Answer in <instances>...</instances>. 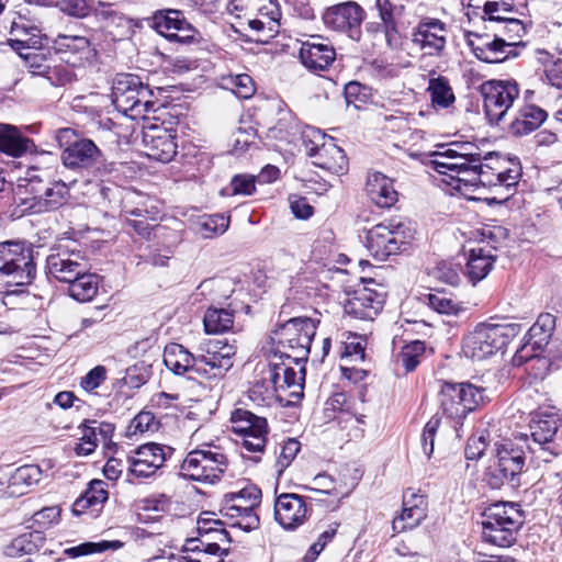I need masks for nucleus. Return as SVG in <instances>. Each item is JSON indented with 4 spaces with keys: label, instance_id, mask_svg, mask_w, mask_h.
Listing matches in <instances>:
<instances>
[{
    "label": "nucleus",
    "instance_id": "nucleus-29",
    "mask_svg": "<svg viewBox=\"0 0 562 562\" xmlns=\"http://www.w3.org/2000/svg\"><path fill=\"white\" fill-rule=\"evenodd\" d=\"M92 12L101 27L105 30L113 40H121L130 35L132 20L119 11L113 4L100 1L93 8Z\"/></svg>",
    "mask_w": 562,
    "mask_h": 562
},
{
    "label": "nucleus",
    "instance_id": "nucleus-24",
    "mask_svg": "<svg viewBox=\"0 0 562 562\" xmlns=\"http://www.w3.org/2000/svg\"><path fill=\"white\" fill-rule=\"evenodd\" d=\"M24 58L25 67L31 76L43 77L52 86H65L75 79L74 71L63 64H53L41 53H29L21 55Z\"/></svg>",
    "mask_w": 562,
    "mask_h": 562
},
{
    "label": "nucleus",
    "instance_id": "nucleus-54",
    "mask_svg": "<svg viewBox=\"0 0 562 562\" xmlns=\"http://www.w3.org/2000/svg\"><path fill=\"white\" fill-rule=\"evenodd\" d=\"M426 346L424 341L414 340L402 347L397 360L402 363L405 372H413L425 356Z\"/></svg>",
    "mask_w": 562,
    "mask_h": 562
},
{
    "label": "nucleus",
    "instance_id": "nucleus-52",
    "mask_svg": "<svg viewBox=\"0 0 562 562\" xmlns=\"http://www.w3.org/2000/svg\"><path fill=\"white\" fill-rule=\"evenodd\" d=\"M427 91L436 106L448 108L456 100L449 80L443 76L430 78Z\"/></svg>",
    "mask_w": 562,
    "mask_h": 562
},
{
    "label": "nucleus",
    "instance_id": "nucleus-6",
    "mask_svg": "<svg viewBox=\"0 0 562 562\" xmlns=\"http://www.w3.org/2000/svg\"><path fill=\"white\" fill-rule=\"evenodd\" d=\"M33 244L26 240L0 241V280L29 285L36 277V256Z\"/></svg>",
    "mask_w": 562,
    "mask_h": 562
},
{
    "label": "nucleus",
    "instance_id": "nucleus-9",
    "mask_svg": "<svg viewBox=\"0 0 562 562\" xmlns=\"http://www.w3.org/2000/svg\"><path fill=\"white\" fill-rule=\"evenodd\" d=\"M525 461L524 450L512 441L497 446L496 459L485 473L487 484L492 488H501L505 484L512 487L519 486Z\"/></svg>",
    "mask_w": 562,
    "mask_h": 562
},
{
    "label": "nucleus",
    "instance_id": "nucleus-21",
    "mask_svg": "<svg viewBox=\"0 0 562 562\" xmlns=\"http://www.w3.org/2000/svg\"><path fill=\"white\" fill-rule=\"evenodd\" d=\"M312 513L303 496L283 493L274 501V519L285 530H296Z\"/></svg>",
    "mask_w": 562,
    "mask_h": 562
},
{
    "label": "nucleus",
    "instance_id": "nucleus-51",
    "mask_svg": "<svg viewBox=\"0 0 562 562\" xmlns=\"http://www.w3.org/2000/svg\"><path fill=\"white\" fill-rule=\"evenodd\" d=\"M526 5V0H493L486 1L483 5V20L488 22H497L507 18V14L518 12L519 8Z\"/></svg>",
    "mask_w": 562,
    "mask_h": 562
},
{
    "label": "nucleus",
    "instance_id": "nucleus-14",
    "mask_svg": "<svg viewBox=\"0 0 562 562\" xmlns=\"http://www.w3.org/2000/svg\"><path fill=\"white\" fill-rule=\"evenodd\" d=\"M483 391L469 382H445L439 392L441 408L449 418L461 420L483 401Z\"/></svg>",
    "mask_w": 562,
    "mask_h": 562
},
{
    "label": "nucleus",
    "instance_id": "nucleus-45",
    "mask_svg": "<svg viewBox=\"0 0 562 562\" xmlns=\"http://www.w3.org/2000/svg\"><path fill=\"white\" fill-rule=\"evenodd\" d=\"M99 284V276L91 273L87 266L85 272L68 283V294L78 302H89L98 294Z\"/></svg>",
    "mask_w": 562,
    "mask_h": 562
},
{
    "label": "nucleus",
    "instance_id": "nucleus-40",
    "mask_svg": "<svg viewBox=\"0 0 562 562\" xmlns=\"http://www.w3.org/2000/svg\"><path fill=\"white\" fill-rule=\"evenodd\" d=\"M367 194L379 207L387 209L397 201V191L393 180L381 172L369 175L366 184Z\"/></svg>",
    "mask_w": 562,
    "mask_h": 562
},
{
    "label": "nucleus",
    "instance_id": "nucleus-33",
    "mask_svg": "<svg viewBox=\"0 0 562 562\" xmlns=\"http://www.w3.org/2000/svg\"><path fill=\"white\" fill-rule=\"evenodd\" d=\"M279 360L269 363V380L272 382L273 387L276 390L297 387L302 391L305 381V362L299 364L300 369L296 371L291 366L293 361L285 358Z\"/></svg>",
    "mask_w": 562,
    "mask_h": 562
},
{
    "label": "nucleus",
    "instance_id": "nucleus-12",
    "mask_svg": "<svg viewBox=\"0 0 562 562\" xmlns=\"http://www.w3.org/2000/svg\"><path fill=\"white\" fill-rule=\"evenodd\" d=\"M483 98V110L490 124L498 125L519 97V85L516 80L491 79L480 86Z\"/></svg>",
    "mask_w": 562,
    "mask_h": 562
},
{
    "label": "nucleus",
    "instance_id": "nucleus-8",
    "mask_svg": "<svg viewBox=\"0 0 562 562\" xmlns=\"http://www.w3.org/2000/svg\"><path fill=\"white\" fill-rule=\"evenodd\" d=\"M228 459L218 447L210 445L190 451L180 465V474L191 481L215 483L227 470Z\"/></svg>",
    "mask_w": 562,
    "mask_h": 562
},
{
    "label": "nucleus",
    "instance_id": "nucleus-1",
    "mask_svg": "<svg viewBox=\"0 0 562 562\" xmlns=\"http://www.w3.org/2000/svg\"><path fill=\"white\" fill-rule=\"evenodd\" d=\"M235 355L236 348L222 340L201 344L195 352L171 342L165 347L164 363L175 374L194 373L201 383L212 387L223 381L233 368Z\"/></svg>",
    "mask_w": 562,
    "mask_h": 562
},
{
    "label": "nucleus",
    "instance_id": "nucleus-22",
    "mask_svg": "<svg viewBox=\"0 0 562 562\" xmlns=\"http://www.w3.org/2000/svg\"><path fill=\"white\" fill-rule=\"evenodd\" d=\"M53 48L60 59L74 66L92 63L98 55L90 40L80 35L59 34L53 42Z\"/></svg>",
    "mask_w": 562,
    "mask_h": 562
},
{
    "label": "nucleus",
    "instance_id": "nucleus-7",
    "mask_svg": "<svg viewBox=\"0 0 562 562\" xmlns=\"http://www.w3.org/2000/svg\"><path fill=\"white\" fill-rule=\"evenodd\" d=\"M153 90L137 75L119 74L112 86V101L115 108L131 116L145 117L156 112Z\"/></svg>",
    "mask_w": 562,
    "mask_h": 562
},
{
    "label": "nucleus",
    "instance_id": "nucleus-38",
    "mask_svg": "<svg viewBox=\"0 0 562 562\" xmlns=\"http://www.w3.org/2000/svg\"><path fill=\"white\" fill-rule=\"evenodd\" d=\"M108 497L105 483L101 480H93L87 491L74 503L72 513L76 516L89 513L90 516L94 517L101 512Z\"/></svg>",
    "mask_w": 562,
    "mask_h": 562
},
{
    "label": "nucleus",
    "instance_id": "nucleus-42",
    "mask_svg": "<svg viewBox=\"0 0 562 562\" xmlns=\"http://www.w3.org/2000/svg\"><path fill=\"white\" fill-rule=\"evenodd\" d=\"M492 249H495V247L471 249L464 274L473 285L482 281L491 272L496 259V256L492 254Z\"/></svg>",
    "mask_w": 562,
    "mask_h": 562
},
{
    "label": "nucleus",
    "instance_id": "nucleus-19",
    "mask_svg": "<svg viewBox=\"0 0 562 562\" xmlns=\"http://www.w3.org/2000/svg\"><path fill=\"white\" fill-rule=\"evenodd\" d=\"M88 266L85 255L79 249L58 245L46 258V274L58 282L69 283L86 271Z\"/></svg>",
    "mask_w": 562,
    "mask_h": 562
},
{
    "label": "nucleus",
    "instance_id": "nucleus-36",
    "mask_svg": "<svg viewBox=\"0 0 562 562\" xmlns=\"http://www.w3.org/2000/svg\"><path fill=\"white\" fill-rule=\"evenodd\" d=\"M480 160V151L476 148L467 162L445 165V167L454 172L453 176L441 178L447 186L452 187L459 192H467L471 187H479L476 162Z\"/></svg>",
    "mask_w": 562,
    "mask_h": 562
},
{
    "label": "nucleus",
    "instance_id": "nucleus-60",
    "mask_svg": "<svg viewBox=\"0 0 562 562\" xmlns=\"http://www.w3.org/2000/svg\"><path fill=\"white\" fill-rule=\"evenodd\" d=\"M256 179L254 176L236 175L233 177L229 187L223 189V194H244L250 195L256 190Z\"/></svg>",
    "mask_w": 562,
    "mask_h": 562
},
{
    "label": "nucleus",
    "instance_id": "nucleus-13",
    "mask_svg": "<svg viewBox=\"0 0 562 562\" xmlns=\"http://www.w3.org/2000/svg\"><path fill=\"white\" fill-rule=\"evenodd\" d=\"M149 25L169 42L181 45H198L203 42L202 33L186 19L181 10H157L149 19Z\"/></svg>",
    "mask_w": 562,
    "mask_h": 562
},
{
    "label": "nucleus",
    "instance_id": "nucleus-43",
    "mask_svg": "<svg viewBox=\"0 0 562 562\" xmlns=\"http://www.w3.org/2000/svg\"><path fill=\"white\" fill-rule=\"evenodd\" d=\"M205 525H211L210 519H200L196 528L198 537L187 539L184 544L222 552L224 549L222 543L232 542L229 532L225 528H217L215 531L206 532Z\"/></svg>",
    "mask_w": 562,
    "mask_h": 562
},
{
    "label": "nucleus",
    "instance_id": "nucleus-32",
    "mask_svg": "<svg viewBox=\"0 0 562 562\" xmlns=\"http://www.w3.org/2000/svg\"><path fill=\"white\" fill-rule=\"evenodd\" d=\"M67 195V186L50 179L38 196L24 202V209L34 214L56 210L65 203Z\"/></svg>",
    "mask_w": 562,
    "mask_h": 562
},
{
    "label": "nucleus",
    "instance_id": "nucleus-17",
    "mask_svg": "<svg viewBox=\"0 0 562 562\" xmlns=\"http://www.w3.org/2000/svg\"><path fill=\"white\" fill-rule=\"evenodd\" d=\"M465 41L474 56L487 64H498L518 56L519 44L509 42L497 33L491 37L488 34L468 31Z\"/></svg>",
    "mask_w": 562,
    "mask_h": 562
},
{
    "label": "nucleus",
    "instance_id": "nucleus-59",
    "mask_svg": "<svg viewBox=\"0 0 562 562\" xmlns=\"http://www.w3.org/2000/svg\"><path fill=\"white\" fill-rule=\"evenodd\" d=\"M300 449L301 443L294 438H289L283 442L276 462V468L279 475H281L283 471L291 464Z\"/></svg>",
    "mask_w": 562,
    "mask_h": 562
},
{
    "label": "nucleus",
    "instance_id": "nucleus-11",
    "mask_svg": "<svg viewBox=\"0 0 562 562\" xmlns=\"http://www.w3.org/2000/svg\"><path fill=\"white\" fill-rule=\"evenodd\" d=\"M56 139L63 148V164L68 169H91L103 157L101 149L93 140L78 137L74 128H59Z\"/></svg>",
    "mask_w": 562,
    "mask_h": 562
},
{
    "label": "nucleus",
    "instance_id": "nucleus-15",
    "mask_svg": "<svg viewBox=\"0 0 562 562\" xmlns=\"http://www.w3.org/2000/svg\"><path fill=\"white\" fill-rule=\"evenodd\" d=\"M562 416L553 409H540L532 414L529 429L535 443L549 457L562 454Z\"/></svg>",
    "mask_w": 562,
    "mask_h": 562
},
{
    "label": "nucleus",
    "instance_id": "nucleus-20",
    "mask_svg": "<svg viewBox=\"0 0 562 562\" xmlns=\"http://www.w3.org/2000/svg\"><path fill=\"white\" fill-rule=\"evenodd\" d=\"M366 16L367 13L359 3L347 1L328 8L324 14V22L328 27L347 34L351 40L360 41Z\"/></svg>",
    "mask_w": 562,
    "mask_h": 562
},
{
    "label": "nucleus",
    "instance_id": "nucleus-37",
    "mask_svg": "<svg viewBox=\"0 0 562 562\" xmlns=\"http://www.w3.org/2000/svg\"><path fill=\"white\" fill-rule=\"evenodd\" d=\"M250 305L231 303L229 308L209 307L205 311L203 323L207 334H221L233 328L234 316L236 313H250Z\"/></svg>",
    "mask_w": 562,
    "mask_h": 562
},
{
    "label": "nucleus",
    "instance_id": "nucleus-41",
    "mask_svg": "<svg viewBox=\"0 0 562 562\" xmlns=\"http://www.w3.org/2000/svg\"><path fill=\"white\" fill-rule=\"evenodd\" d=\"M35 148L34 142L11 124L0 123V153L21 157Z\"/></svg>",
    "mask_w": 562,
    "mask_h": 562
},
{
    "label": "nucleus",
    "instance_id": "nucleus-4",
    "mask_svg": "<svg viewBox=\"0 0 562 562\" xmlns=\"http://www.w3.org/2000/svg\"><path fill=\"white\" fill-rule=\"evenodd\" d=\"M483 517V540L501 548H508L515 543L525 521L519 505L505 502L490 505Z\"/></svg>",
    "mask_w": 562,
    "mask_h": 562
},
{
    "label": "nucleus",
    "instance_id": "nucleus-23",
    "mask_svg": "<svg viewBox=\"0 0 562 562\" xmlns=\"http://www.w3.org/2000/svg\"><path fill=\"white\" fill-rule=\"evenodd\" d=\"M446 24L435 18H423L412 34V42L426 55L439 56L446 46Z\"/></svg>",
    "mask_w": 562,
    "mask_h": 562
},
{
    "label": "nucleus",
    "instance_id": "nucleus-63",
    "mask_svg": "<svg viewBox=\"0 0 562 562\" xmlns=\"http://www.w3.org/2000/svg\"><path fill=\"white\" fill-rule=\"evenodd\" d=\"M91 0H57L56 7L65 14L74 18H85L91 11Z\"/></svg>",
    "mask_w": 562,
    "mask_h": 562
},
{
    "label": "nucleus",
    "instance_id": "nucleus-56",
    "mask_svg": "<svg viewBox=\"0 0 562 562\" xmlns=\"http://www.w3.org/2000/svg\"><path fill=\"white\" fill-rule=\"evenodd\" d=\"M229 226V216L225 214H213L199 223V232L204 238L224 234Z\"/></svg>",
    "mask_w": 562,
    "mask_h": 562
},
{
    "label": "nucleus",
    "instance_id": "nucleus-58",
    "mask_svg": "<svg viewBox=\"0 0 562 562\" xmlns=\"http://www.w3.org/2000/svg\"><path fill=\"white\" fill-rule=\"evenodd\" d=\"M60 518V508L58 506H48L44 507L32 516L31 528H36L35 530L43 531L44 529H48L52 526L56 525Z\"/></svg>",
    "mask_w": 562,
    "mask_h": 562
},
{
    "label": "nucleus",
    "instance_id": "nucleus-35",
    "mask_svg": "<svg viewBox=\"0 0 562 562\" xmlns=\"http://www.w3.org/2000/svg\"><path fill=\"white\" fill-rule=\"evenodd\" d=\"M261 490L256 485H247L237 493H228L224 496L222 512L225 516L234 518L240 513L255 512L260 504Z\"/></svg>",
    "mask_w": 562,
    "mask_h": 562
},
{
    "label": "nucleus",
    "instance_id": "nucleus-49",
    "mask_svg": "<svg viewBox=\"0 0 562 562\" xmlns=\"http://www.w3.org/2000/svg\"><path fill=\"white\" fill-rule=\"evenodd\" d=\"M554 328L555 317L552 314L542 313L538 316L536 323L529 328L526 335L533 350H543L549 344Z\"/></svg>",
    "mask_w": 562,
    "mask_h": 562
},
{
    "label": "nucleus",
    "instance_id": "nucleus-47",
    "mask_svg": "<svg viewBox=\"0 0 562 562\" xmlns=\"http://www.w3.org/2000/svg\"><path fill=\"white\" fill-rule=\"evenodd\" d=\"M45 536L41 530H33L14 538L5 548L4 554L10 558H20L37 552L45 543Z\"/></svg>",
    "mask_w": 562,
    "mask_h": 562
},
{
    "label": "nucleus",
    "instance_id": "nucleus-64",
    "mask_svg": "<svg viewBox=\"0 0 562 562\" xmlns=\"http://www.w3.org/2000/svg\"><path fill=\"white\" fill-rule=\"evenodd\" d=\"M441 419L434 415L425 425L422 434V446L424 453L429 458L434 452V442L436 434L440 427Z\"/></svg>",
    "mask_w": 562,
    "mask_h": 562
},
{
    "label": "nucleus",
    "instance_id": "nucleus-18",
    "mask_svg": "<svg viewBox=\"0 0 562 562\" xmlns=\"http://www.w3.org/2000/svg\"><path fill=\"white\" fill-rule=\"evenodd\" d=\"M374 10L380 20V27L390 49H402L406 40L407 25L404 22L406 8L391 0H374Z\"/></svg>",
    "mask_w": 562,
    "mask_h": 562
},
{
    "label": "nucleus",
    "instance_id": "nucleus-3",
    "mask_svg": "<svg viewBox=\"0 0 562 562\" xmlns=\"http://www.w3.org/2000/svg\"><path fill=\"white\" fill-rule=\"evenodd\" d=\"M521 329L515 322L480 323L463 338L462 351L468 358L484 360L503 350Z\"/></svg>",
    "mask_w": 562,
    "mask_h": 562
},
{
    "label": "nucleus",
    "instance_id": "nucleus-46",
    "mask_svg": "<svg viewBox=\"0 0 562 562\" xmlns=\"http://www.w3.org/2000/svg\"><path fill=\"white\" fill-rule=\"evenodd\" d=\"M40 30L24 21L13 22L11 25L9 45L22 55L24 48H35L41 44Z\"/></svg>",
    "mask_w": 562,
    "mask_h": 562
},
{
    "label": "nucleus",
    "instance_id": "nucleus-48",
    "mask_svg": "<svg viewBox=\"0 0 562 562\" xmlns=\"http://www.w3.org/2000/svg\"><path fill=\"white\" fill-rule=\"evenodd\" d=\"M42 479V470L36 464H25L18 468L9 479L11 494L23 495Z\"/></svg>",
    "mask_w": 562,
    "mask_h": 562
},
{
    "label": "nucleus",
    "instance_id": "nucleus-39",
    "mask_svg": "<svg viewBox=\"0 0 562 562\" xmlns=\"http://www.w3.org/2000/svg\"><path fill=\"white\" fill-rule=\"evenodd\" d=\"M52 172L48 169L30 167L24 177L18 179L15 195L19 198L20 205L24 206L27 199L38 196L44 187L48 184Z\"/></svg>",
    "mask_w": 562,
    "mask_h": 562
},
{
    "label": "nucleus",
    "instance_id": "nucleus-27",
    "mask_svg": "<svg viewBox=\"0 0 562 562\" xmlns=\"http://www.w3.org/2000/svg\"><path fill=\"white\" fill-rule=\"evenodd\" d=\"M384 296L368 288L353 291L344 303L347 315L358 319H373L383 308Z\"/></svg>",
    "mask_w": 562,
    "mask_h": 562
},
{
    "label": "nucleus",
    "instance_id": "nucleus-34",
    "mask_svg": "<svg viewBox=\"0 0 562 562\" xmlns=\"http://www.w3.org/2000/svg\"><path fill=\"white\" fill-rule=\"evenodd\" d=\"M548 119V112L533 104L524 103L517 111L515 119L508 125V133L520 137L538 130Z\"/></svg>",
    "mask_w": 562,
    "mask_h": 562
},
{
    "label": "nucleus",
    "instance_id": "nucleus-28",
    "mask_svg": "<svg viewBox=\"0 0 562 562\" xmlns=\"http://www.w3.org/2000/svg\"><path fill=\"white\" fill-rule=\"evenodd\" d=\"M427 517V501L423 495L411 493L403 496L402 513L392 521L394 535L414 529Z\"/></svg>",
    "mask_w": 562,
    "mask_h": 562
},
{
    "label": "nucleus",
    "instance_id": "nucleus-31",
    "mask_svg": "<svg viewBox=\"0 0 562 562\" xmlns=\"http://www.w3.org/2000/svg\"><path fill=\"white\" fill-rule=\"evenodd\" d=\"M67 195V186L50 179L38 196L24 202V209L34 214L56 210L65 203Z\"/></svg>",
    "mask_w": 562,
    "mask_h": 562
},
{
    "label": "nucleus",
    "instance_id": "nucleus-16",
    "mask_svg": "<svg viewBox=\"0 0 562 562\" xmlns=\"http://www.w3.org/2000/svg\"><path fill=\"white\" fill-rule=\"evenodd\" d=\"M232 430L239 435L240 445L250 453H262L269 432L265 417L257 416L248 409L236 408L231 415Z\"/></svg>",
    "mask_w": 562,
    "mask_h": 562
},
{
    "label": "nucleus",
    "instance_id": "nucleus-55",
    "mask_svg": "<svg viewBox=\"0 0 562 562\" xmlns=\"http://www.w3.org/2000/svg\"><path fill=\"white\" fill-rule=\"evenodd\" d=\"M123 547V542L115 540V541H100V542H83L79 546L67 548L64 550V553L72 559L89 555L93 553H100L104 552L109 549L116 550Z\"/></svg>",
    "mask_w": 562,
    "mask_h": 562
},
{
    "label": "nucleus",
    "instance_id": "nucleus-30",
    "mask_svg": "<svg viewBox=\"0 0 562 562\" xmlns=\"http://www.w3.org/2000/svg\"><path fill=\"white\" fill-rule=\"evenodd\" d=\"M307 154L315 158L314 165L322 169L334 173L347 170L348 159L345 151L331 140L307 147Z\"/></svg>",
    "mask_w": 562,
    "mask_h": 562
},
{
    "label": "nucleus",
    "instance_id": "nucleus-61",
    "mask_svg": "<svg viewBox=\"0 0 562 562\" xmlns=\"http://www.w3.org/2000/svg\"><path fill=\"white\" fill-rule=\"evenodd\" d=\"M157 428L156 417L151 412L142 411L130 423L128 435L144 434Z\"/></svg>",
    "mask_w": 562,
    "mask_h": 562
},
{
    "label": "nucleus",
    "instance_id": "nucleus-26",
    "mask_svg": "<svg viewBox=\"0 0 562 562\" xmlns=\"http://www.w3.org/2000/svg\"><path fill=\"white\" fill-rule=\"evenodd\" d=\"M299 56L308 70L318 72L331 66L336 50L327 40L316 35L302 43Z\"/></svg>",
    "mask_w": 562,
    "mask_h": 562
},
{
    "label": "nucleus",
    "instance_id": "nucleus-25",
    "mask_svg": "<svg viewBox=\"0 0 562 562\" xmlns=\"http://www.w3.org/2000/svg\"><path fill=\"white\" fill-rule=\"evenodd\" d=\"M143 144L148 158L169 162L177 155L176 135L171 131L157 125H150L143 132Z\"/></svg>",
    "mask_w": 562,
    "mask_h": 562
},
{
    "label": "nucleus",
    "instance_id": "nucleus-62",
    "mask_svg": "<svg viewBox=\"0 0 562 562\" xmlns=\"http://www.w3.org/2000/svg\"><path fill=\"white\" fill-rule=\"evenodd\" d=\"M231 89L240 99H249L256 89L252 78L247 74H239L229 78Z\"/></svg>",
    "mask_w": 562,
    "mask_h": 562
},
{
    "label": "nucleus",
    "instance_id": "nucleus-5",
    "mask_svg": "<svg viewBox=\"0 0 562 562\" xmlns=\"http://www.w3.org/2000/svg\"><path fill=\"white\" fill-rule=\"evenodd\" d=\"M415 233L411 221L391 218L367 232L366 247L373 258L384 261L405 251Z\"/></svg>",
    "mask_w": 562,
    "mask_h": 562
},
{
    "label": "nucleus",
    "instance_id": "nucleus-57",
    "mask_svg": "<svg viewBox=\"0 0 562 562\" xmlns=\"http://www.w3.org/2000/svg\"><path fill=\"white\" fill-rule=\"evenodd\" d=\"M248 25L257 34L256 41L266 43L279 33L280 22L249 16Z\"/></svg>",
    "mask_w": 562,
    "mask_h": 562
},
{
    "label": "nucleus",
    "instance_id": "nucleus-10",
    "mask_svg": "<svg viewBox=\"0 0 562 562\" xmlns=\"http://www.w3.org/2000/svg\"><path fill=\"white\" fill-rule=\"evenodd\" d=\"M508 161L497 153H480V160L476 162L477 181L479 186L488 187L492 189H504L507 195L509 191L515 189L521 176V168L519 164H513L514 167L507 166Z\"/></svg>",
    "mask_w": 562,
    "mask_h": 562
},
{
    "label": "nucleus",
    "instance_id": "nucleus-50",
    "mask_svg": "<svg viewBox=\"0 0 562 562\" xmlns=\"http://www.w3.org/2000/svg\"><path fill=\"white\" fill-rule=\"evenodd\" d=\"M122 214L125 216V224L132 228L137 235L145 239H150L155 225L148 222V210L144 207L128 209L124 205Z\"/></svg>",
    "mask_w": 562,
    "mask_h": 562
},
{
    "label": "nucleus",
    "instance_id": "nucleus-44",
    "mask_svg": "<svg viewBox=\"0 0 562 562\" xmlns=\"http://www.w3.org/2000/svg\"><path fill=\"white\" fill-rule=\"evenodd\" d=\"M453 147H450L441 153H436L434 159H431L430 164L435 171H437L442 178H449L453 176L454 172L448 170L445 165H454L467 162L470 158V155H473L474 151H468L469 145L467 144H453ZM470 147H472L470 145Z\"/></svg>",
    "mask_w": 562,
    "mask_h": 562
},
{
    "label": "nucleus",
    "instance_id": "nucleus-53",
    "mask_svg": "<svg viewBox=\"0 0 562 562\" xmlns=\"http://www.w3.org/2000/svg\"><path fill=\"white\" fill-rule=\"evenodd\" d=\"M172 453L173 449L171 447L149 442L138 447L132 458L139 459L142 462H150L151 464L157 463V465L162 467L167 458H170Z\"/></svg>",
    "mask_w": 562,
    "mask_h": 562
},
{
    "label": "nucleus",
    "instance_id": "nucleus-2",
    "mask_svg": "<svg viewBox=\"0 0 562 562\" xmlns=\"http://www.w3.org/2000/svg\"><path fill=\"white\" fill-rule=\"evenodd\" d=\"M316 334V324L310 317H294L278 326L271 333L274 358L301 364L308 359L312 340Z\"/></svg>",
    "mask_w": 562,
    "mask_h": 562
}]
</instances>
